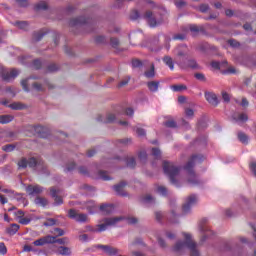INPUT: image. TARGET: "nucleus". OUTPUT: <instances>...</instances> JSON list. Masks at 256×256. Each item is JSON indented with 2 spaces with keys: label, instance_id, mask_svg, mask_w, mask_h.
<instances>
[{
  "label": "nucleus",
  "instance_id": "obj_1",
  "mask_svg": "<svg viewBox=\"0 0 256 256\" xmlns=\"http://www.w3.org/2000/svg\"><path fill=\"white\" fill-rule=\"evenodd\" d=\"M185 241L181 242L178 241L172 248L173 253L176 255H183L184 253H187L189 251L190 256H199L201 255V252L199 251V248L197 247V243L193 241L190 234L184 233Z\"/></svg>",
  "mask_w": 256,
  "mask_h": 256
},
{
  "label": "nucleus",
  "instance_id": "obj_2",
  "mask_svg": "<svg viewBox=\"0 0 256 256\" xmlns=\"http://www.w3.org/2000/svg\"><path fill=\"white\" fill-rule=\"evenodd\" d=\"M150 4V8L152 10H147L142 15V19H145L146 23H148L150 27H157V25H161L163 23V14L161 13L162 10L151 1Z\"/></svg>",
  "mask_w": 256,
  "mask_h": 256
},
{
  "label": "nucleus",
  "instance_id": "obj_3",
  "mask_svg": "<svg viewBox=\"0 0 256 256\" xmlns=\"http://www.w3.org/2000/svg\"><path fill=\"white\" fill-rule=\"evenodd\" d=\"M199 159V156L193 155L190 160L187 162V164L184 166V169L187 173V183L191 185L192 187H195V185H199L201 183V180L197 177V174H195V171L193 170V167H195V162Z\"/></svg>",
  "mask_w": 256,
  "mask_h": 256
},
{
  "label": "nucleus",
  "instance_id": "obj_4",
  "mask_svg": "<svg viewBox=\"0 0 256 256\" xmlns=\"http://www.w3.org/2000/svg\"><path fill=\"white\" fill-rule=\"evenodd\" d=\"M163 171L170 179L172 185H177V177L179 176V167L175 166L173 162L163 161Z\"/></svg>",
  "mask_w": 256,
  "mask_h": 256
},
{
  "label": "nucleus",
  "instance_id": "obj_5",
  "mask_svg": "<svg viewBox=\"0 0 256 256\" xmlns=\"http://www.w3.org/2000/svg\"><path fill=\"white\" fill-rule=\"evenodd\" d=\"M125 219L124 217H112V218H104L100 221V223L97 225L98 228L92 229L94 233H102V231H107V227H115L117 223H120V221H123Z\"/></svg>",
  "mask_w": 256,
  "mask_h": 256
},
{
  "label": "nucleus",
  "instance_id": "obj_6",
  "mask_svg": "<svg viewBox=\"0 0 256 256\" xmlns=\"http://www.w3.org/2000/svg\"><path fill=\"white\" fill-rule=\"evenodd\" d=\"M17 75H19V70L17 69L7 70L3 67H0V77H2L4 81H11V79H15Z\"/></svg>",
  "mask_w": 256,
  "mask_h": 256
},
{
  "label": "nucleus",
  "instance_id": "obj_7",
  "mask_svg": "<svg viewBox=\"0 0 256 256\" xmlns=\"http://www.w3.org/2000/svg\"><path fill=\"white\" fill-rule=\"evenodd\" d=\"M68 216L70 217V219H74L78 223H87V221H89V217L87 216V214L78 213L75 209H70L68 211Z\"/></svg>",
  "mask_w": 256,
  "mask_h": 256
},
{
  "label": "nucleus",
  "instance_id": "obj_8",
  "mask_svg": "<svg viewBox=\"0 0 256 256\" xmlns=\"http://www.w3.org/2000/svg\"><path fill=\"white\" fill-rule=\"evenodd\" d=\"M55 242V236L46 235L33 242L35 247H43V245L53 244Z\"/></svg>",
  "mask_w": 256,
  "mask_h": 256
},
{
  "label": "nucleus",
  "instance_id": "obj_9",
  "mask_svg": "<svg viewBox=\"0 0 256 256\" xmlns=\"http://www.w3.org/2000/svg\"><path fill=\"white\" fill-rule=\"evenodd\" d=\"M50 195L54 199V205H63V198H61V189L57 187L50 188Z\"/></svg>",
  "mask_w": 256,
  "mask_h": 256
},
{
  "label": "nucleus",
  "instance_id": "obj_10",
  "mask_svg": "<svg viewBox=\"0 0 256 256\" xmlns=\"http://www.w3.org/2000/svg\"><path fill=\"white\" fill-rule=\"evenodd\" d=\"M205 99L210 103V105H213L214 107H217L219 105V100L217 99V95L213 92H205Z\"/></svg>",
  "mask_w": 256,
  "mask_h": 256
},
{
  "label": "nucleus",
  "instance_id": "obj_11",
  "mask_svg": "<svg viewBox=\"0 0 256 256\" xmlns=\"http://www.w3.org/2000/svg\"><path fill=\"white\" fill-rule=\"evenodd\" d=\"M26 193H28V195H39L41 193H43V187L39 186V185H29L26 188Z\"/></svg>",
  "mask_w": 256,
  "mask_h": 256
},
{
  "label": "nucleus",
  "instance_id": "obj_12",
  "mask_svg": "<svg viewBox=\"0 0 256 256\" xmlns=\"http://www.w3.org/2000/svg\"><path fill=\"white\" fill-rule=\"evenodd\" d=\"M195 203H197V196L190 195L187 198L186 203L183 205L184 213H187L189 211V209H191V205H195Z\"/></svg>",
  "mask_w": 256,
  "mask_h": 256
},
{
  "label": "nucleus",
  "instance_id": "obj_13",
  "mask_svg": "<svg viewBox=\"0 0 256 256\" xmlns=\"http://www.w3.org/2000/svg\"><path fill=\"white\" fill-rule=\"evenodd\" d=\"M98 249H102L107 255H117L119 253V249L109 245H99Z\"/></svg>",
  "mask_w": 256,
  "mask_h": 256
},
{
  "label": "nucleus",
  "instance_id": "obj_14",
  "mask_svg": "<svg viewBox=\"0 0 256 256\" xmlns=\"http://www.w3.org/2000/svg\"><path fill=\"white\" fill-rule=\"evenodd\" d=\"M180 67L182 69H199V64H197V61L190 59L187 62L180 63Z\"/></svg>",
  "mask_w": 256,
  "mask_h": 256
},
{
  "label": "nucleus",
  "instance_id": "obj_15",
  "mask_svg": "<svg viewBox=\"0 0 256 256\" xmlns=\"http://www.w3.org/2000/svg\"><path fill=\"white\" fill-rule=\"evenodd\" d=\"M87 23V19L85 17L73 18L70 20V27H81V25H85Z\"/></svg>",
  "mask_w": 256,
  "mask_h": 256
},
{
  "label": "nucleus",
  "instance_id": "obj_16",
  "mask_svg": "<svg viewBox=\"0 0 256 256\" xmlns=\"http://www.w3.org/2000/svg\"><path fill=\"white\" fill-rule=\"evenodd\" d=\"M233 119L236 123H247V121H249V116L245 113H236L233 115Z\"/></svg>",
  "mask_w": 256,
  "mask_h": 256
},
{
  "label": "nucleus",
  "instance_id": "obj_17",
  "mask_svg": "<svg viewBox=\"0 0 256 256\" xmlns=\"http://www.w3.org/2000/svg\"><path fill=\"white\" fill-rule=\"evenodd\" d=\"M126 185V182H120L118 185L114 186V190L116 191V193H118V195L125 197L127 195L124 190Z\"/></svg>",
  "mask_w": 256,
  "mask_h": 256
},
{
  "label": "nucleus",
  "instance_id": "obj_18",
  "mask_svg": "<svg viewBox=\"0 0 256 256\" xmlns=\"http://www.w3.org/2000/svg\"><path fill=\"white\" fill-rule=\"evenodd\" d=\"M34 203L35 205H38V207H47V205H49V200L45 197L37 196Z\"/></svg>",
  "mask_w": 256,
  "mask_h": 256
},
{
  "label": "nucleus",
  "instance_id": "obj_19",
  "mask_svg": "<svg viewBox=\"0 0 256 256\" xmlns=\"http://www.w3.org/2000/svg\"><path fill=\"white\" fill-rule=\"evenodd\" d=\"M57 255H63V256H70L71 255V248L67 246H60L56 250Z\"/></svg>",
  "mask_w": 256,
  "mask_h": 256
},
{
  "label": "nucleus",
  "instance_id": "obj_20",
  "mask_svg": "<svg viewBox=\"0 0 256 256\" xmlns=\"http://www.w3.org/2000/svg\"><path fill=\"white\" fill-rule=\"evenodd\" d=\"M175 53L177 57H187V46H179L176 50Z\"/></svg>",
  "mask_w": 256,
  "mask_h": 256
},
{
  "label": "nucleus",
  "instance_id": "obj_21",
  "mask_svg": "<svg viewBox=\"0 0 256 256\" xmlns=\"http://www.w3.org/2000/svg\"><path fill=\"white\" fill-rule=\"evenodd\" d=\"M147 87H148L149 91H151L152 93H155V92L159 91V82L158 81H150L147 83Z\"/></svg>",
  "mask_w": 256,
  "mask_h": 256
},
{
  "label": "nucleus",
  "instance_id": "obj_22",
  "mask_svg": "<svg viewBox=\"0 0 256 256\" xmlns=\"http://www.w3.org/2000/svg\"><path fill=\"white\" fill-rule=\"evenodd\" d=\"M9 107L14 111H22V109H26L27 106L21 102H14L10 104Z\"/></svg>",
  "mask_w": 256,
  "mask_h": 256
},
{
  "label": "nucleus",
  "instance_id": "obj_23",
  "mask_svg": "<svg viewBox=\"0 0 256 256\" xmlns=\"http://www.w3.org/2000/svg\"><path fill=\"white\" fill-rule=\"evenodd\" d=\"M20 226L18 224H11L8 228H6V233L8 235H15L17 231H19Z\"/></svg>",
  "mask_w": 256,
  "mask_h": 256
},
{
  "label": "nucleus",
  "instance_id": "obj_24",
  "mask_svg": "<svg viewBox=\"0 0 256 256\" xmlns=\"http://www.w3.org/2000/svg\"><path fill=\"white\" fill-rule=\"evenodd\" d=\"M15 119L13 115H0V123L1 125H7V123H11Z\"/></svg>",
  "mask_w": 256,
  "mask_h": 256
},
{
  "label": "nucleus",
  "instance_id": "obj_25",
  "mask_svg": "<svg viewBox=\"0 0 256 256\" xmlns=\"http://www.w3.org/2000/svg\"><path fill=\"white\" fill-rule=\"evenodd\" d=\"M163 61H164L165 65H167L169 67V69H171V71H173V69H175V64L173 63V58H171L170 56H164Z\"/></svg>",
  "mask_w": 256,
  "mask_h": 256
},
{
  "label": "nucleus",
  "instance_id": "obj_26",
  "mask_svg": "<svg viewBox=\"0 0 256 256\" xmlns=\"http://www.w3.org/2000/svg\"><path fill=\"white\" fill-rule=\"evenodd\" d=\"M100 210L105 213V215H109V213H113V205L103 204L100 206Z\"/></svg>",
  "mask_w": 256,
  "mask_h": 256
},
{
  "label": "nucleus",
  "instance_id": "obj_27",
  "mask_svg": "<svg viewBox=\"0 0 256 256\" xmlns=\"http://www.w3.org/2000/svg\"><path fill=\"white\" fill-rule=\"evenodd\" d=\"M145 77H148L149 79H153L155 77V65L151 64L150 69L145 72Z\"/></svg>",
  "mask_w": 256,
  "mask_h": 256
},
{
  "label": "nucleus",
  "instance_id": "obj_28",
  "mask_svg": "<svg viewBox=\"0 0 256 256\" xmlns=\"http://www.w3.org/2000/svg\"><path fill=\"white\" fill-rule=\"evenodd\" d=\"M171 89L177 93H181V91H187V86L183 84L173 85Z\"/></svg>",
  "mask_w": 256,
  "mask_h": 256
},
{
  "label": "nucleus",
  "instance_id": "obj_29",
  "mask_svg": "<svg viewBox=\"0 0 256 256\" xmlns=\"http://www.w3.org/2000/svg\"><path fill=\"white\" fill-rule=\"evenodd\" d=\"M33 221V218L31 216H24L21 218V220L18 221L20 225H29Z\"/></svg>",
  "mask_w": 256,
  "mask_h": 256
},
{
  "label": "nucleus",
  "instance_id": "obj_30",
  "mask_svg": "<svg viewBox=\"0 0 256 256\" xmlns=\"http://www.w3.org/2000/svg\"><path fill=\"white\" fill-rule=\"evenodd\" d=\"M238 139L239 141H241V143H244V145H247V143H249V137H247L243 132L238 133Z\"/></svg>",
  "mask_w": 256,
  "mask_h": 256
},
{
  "label": "nucleus",
  "instance_id": "obj_31",
  "mask_svg": "<svg viewBox=\"0 0 256 256\" xmlns=\"http://www.w3.org/2000/svg\"><path fill=\"white\" fill-rule=\"evenodd\" d=\"M86 207H87L89 213H95V211L97 210V206L95 205V202H93V201L87 202Z\"/></svg>",
  "mask_w": 256,
  "mask_h": 256
},
{
  "label": "nucleus",
  "instance_id": "obj_32",
  "mask_svg": "<svg viewBox=\"0 0 256 256\" xmlns=\"http://www.w3.org/2000/svg\"><path fill=\"white\" fill-rule=\"evenodd\" d=\"M129 81H131V77L126 76L125 78H123L117 85L118 89H121V87H125L126 85H129Z\"/></svg>",
  "mask_w": 256,
  "mask_h": 256
},
{
  "label": "nucleus",
  "instance_id": "obj_33",
  "mask_svg": "<svg viewBox=\"0 0 256 256\" xmlns=\"http://www.w3.org/2000/svg\"><path fill=\"white\" fill-rule=\"evenodd\" d=\"M47 3L46 2H40V3H38V4H36V6H35V9H36V11H45V10H47Z\"/></svg>",
  "mask_w": 256,
  "mask_h": 256
},
{
  "label": "nucleus",
  "instance_id": "obj_34",
  "mask_svg": "<svg viewBox=\"0 0 256 256\" xmlns=\"http://www.w3.org/2000/svg\"><path fill=\"white\" fill-rule=\"evenodd\" d=\"M28 166V159L27 158H22L19 162H18V167L20 169H27Z\"/></svg>",
  "mask_w": 256,
  "mask_h": 256
},
{
  "label": "nucleus",
  "instance_id": "obj_35",
  "mask_svg": "<svg viewBox=\"0 0 256 256\" xmlns=\"http://www.w3.org/2000/svg\"><path fill=\"white\" fill-rule=\"evenodd\" d=\"M45 36V32H36L33 35V41H41V39H43V37Z\"/></svg>",
  "mask_w": 256,
  "mask_h": 256
},
{
  "label": "nucleus",
  "instance_id": "obj_36",
  "mask_svg": "<svg viewBox=\"0 0 256 256\" xmlns=\"http://www.w3.org/2000/svg\"><path fill=\"white\" fill-rule=\"evenodd\" d=\"M174 5L178 8V9H183V7L187 6V2H185L184 0H175L174 1Z\"/></svg>",
  "mask_w": 256,
  "mask_h": 256
},
{
  "label": "nucleus",
  "instance_id": "obj_37",
  "mask_svg": "<svg viewBox=\"0 0 256 256\" xmlns=\"http://www.w3.org/2000/svg\"><path fill=\"white\" fill-rule=\"evenodd\" d=\"M190 31L193 35H197V33H199V31H203V28H201L197 25H191L190 26Z\"/></svg>",
  "mask_w": 256,
  "mask_h": 256
},
{
  "label": "nucleus",
  "instance_id": "obj_38",
  "mask_svg": "<svg viewBox=\"0 0 256 256\" xmlns=\"http://www.w3.org/2000/svg\"><path fill=\"white\" fill-rule=\"evenodd\" d=\"M141 15L139 14V11L137 10H133L130 13V19H132V21H137V19H140Z\"/></svg>",
  "mask_w": 256,
  "mask_h": 256
},
{
  "label": "nucleus",
  "instance_id": "obj_39",
  "mask_svg": "<svg viewBox=\"0 0 256 256\" xmlns=\"http://www.w3.org/2000/svg\"><path fill=\"white\" fill-rule=\"evenodd\" d=\"M57 220L53 219V218H48L45 222H44V226L45 227H53V225H56Z\"/></svg>",
  "mask_w": 256,
  "mask_h": 256
},
{
  "label": "nucleus",
  "instance_id": "obj_40",
  "mask_svg": "<svg viewBox=\"0 0 256 256\" xmlns=\"http://www.w3.org/2000/svg\"><path fill=\"white\" fill-rule=\"evenodd\" d=\"M99 177H100V179H102L103 181H109V180H111V177H109V174H107L106 171H100V172H99Z\"/></svg>",
  "mask_w": 256,
  "mask_h": 256
},
{
  "label": "nucleus",
  "instance_id": "obj_41",
  "mask_svg": "<svg viewBox=\"0 0 256 256\" xmlns=\"http://www.w3.org/2000/svg\"><path fill=\"white\" fill-rule=\"evenodd\" d=\"M156 192L160 195H167V188L165 186H157Z\"/></svg>",
  "mask_w": 256,
  "mask_h": 256
},
{
  "label": "nucleus",
  "instance_id": "obj_42",
  "mask_svg": "<svg viewBox=\"0 0 256 256\" xmlns=\"http://www.w3.org/2000/svg\"><path fill=\"white\" fill-rule=\"evenodd\" d=\"M152 155L156 159H161V150L159 148H152Z\"/></svg>",
  "mask_w": 256,
  "mask_h": 256
},
{
  "label": "nucleus",
  "instance_id": "obj_43",
  "mask_svg": "<svg viewBox=\"0 0 256 256\" xmlns=\"http://www.w3.org/2000/svg\"><path fill=\"white\" fill-rule=\"evenodd\" d=\"M52 233L56 235V237H63V235H65V231L61 228H55Z\"/></svg>",
  "mask_w": 256,
  "mask_h": 256
},
{
  "label": "nucleus",
  "instance_id": "obj_44",
  "mask_svg": "<svg viewBox=\"0 0 256 256\" xmlns=\"http://www.w3.org/2000/svg\"><path fill=\"white\" fill-rule=\"evenodd\" d=\"M59 70V66L56 64H50L47 68L48 73H55V71Z\"/></svg>",
  "mask_w": 256,
  "mask_h": 256
},
{
  "label": "nucleus",
  "instance_id": "obj_45",
  "mask_svg": "<svg viewBox=\"0 0 256 256\" xmlns=\"http://www.w3.org/2000/svg\"><path fill=\"white\" fill-rule=\"evenodd\" d=\"M115 122V114H108L104 123H114Z\"/></svg>",
  "mask_w": 256,
  "mask_h": 256
},
{
  "label": "nucleus",
  "instance_id": "obj_46",
  "mask_svg": "<svg viewBox=\"0 0 256 256\" xmlns=\"http://www.w3.org/2000/svg\"><path fill=\"white\" fill-rule=\"evenodd\" d=\"M18 7H28L29 0H16Z\"/></svg>",
  "mask_w": 256,
  "mask_h": 256
},
{
  "label": "nucleus",
  "instance_id": "obj_47",
  "mask_svg": "<svg viewBox=\"0 0 256 256\" xmlns=\"http://www.w3.org/2000/svg\"><path fill=\"white\" fill-rule=\"evenodd\" d=\"M164 125L172 129H175V127H177V123L175 122V120H168L164 123Z\"/></svg>",
  "mask_w": 256,
  "mask_h": 256
},
{
  "label": "nucleus",
  "instance_id": "obj_48",
  "mask_svg": "<svg viewBox=\"0 0 256 256\" xmlns=\"http://www.w3.org/2000/svg\"><path fill=\"white\" fill-rule=\"evenodd\" d=\"M132 67L134 68L143 67V62H141V60L139 59H134L132 60Z\"/></svg>",
  "mask_w": 256,
  "mask_h": 256
},
{
  "label": "nucleus",
  "instance_id": "obj_49",
  "mask_svg": "<svg viewBox=\"0 0 256 256\" xmlns=\"http://www.w3.org/2000/svg\"><path fill=\"white\" fill-rule=\"evenodd\" d=\"M3 151H6V153H11V151L15 150V146L8 144L2 147Z\"/></svg>",
  "mask_w": 256,
  "mask_h": 256
},
{
  "label": "nucleus",
  "instance_id": "obj_50",
  "mask_svg": "<svg viewBox=\"0 0 256 256\" xmlns=\"http://www.w3.org/2000/svg\"><path fill=\"white\" fill-rule=\"evenodd\" d=\"M16 26L18 27V29H28L29 24H27V22H16Z\"/></svg>",
  "mask_w": 256,
  "mask_h": 256
},
{
  "label": "nucleus",
  "instance_id": "obj_51",
  "mask_svg": "<svg viewBox=\"0 0 256 256\" xmlns=\"http://www.w3.org/2000/svg\"><path fill=\"white\" fill-rule=\"evenodd\" d=\"M136 163H135V158L130 157L127 159V167H130L131 169H133V167H135Z\"/></svg>",
  "mask_w": 256,
  "mask_h": 256
},
{
  "label": "nucleus",
  "instance_id": "obj_52",
  "mask_svg": "<svg viewBox=\"0 0 256 256\" xmlns=\"http://www.w3.org/2000/svg\"><path fill=\"white\" fill-rule=\"evenodd\" d=\"M28 167H37V159L35 158H29L28 159Z\"/></svg>",
  "mask_w": 256,
  "mask_h": 256
},
{
  "label": "nucleus",
  "instance_id": "obj_53",
  "mask_svg": "<svg viewBox=\"0 0 256 256\" xmlns=\"http://www.w3.org/2000/svg\"><path fill=\"white\" fill-rule=\"evenodd\" d=\"M53 243H59V245H65L67 243V238H59L54 236V242Z\"/></svg>",
  "mask_w": 256,
  "mask_h": 256
},
{
  "label": "nucleus",
  "instance_id": "obj_54",
  "mask_svg": "<svg viewBox=\"0 0 256 256\" xmlns=\"http://www.w3.org/2000/svg\"><path fill=\"white\" fill-rule=\"evenodd\" d=\"M136 133H137V135H138V137H145V135L147 134L146 132H145V129H143V128H136Z\"/></svg>",
  "mask_w": 256,
  "mask_h": 256
},
{
  "label": "nucleus",
  "instance_id": "obj_55",
  "mask_svg": "<svg viewBox=\"0 0 256 256\" xmlns=\"http://www.w3.org/2000/svg\"><path fill=\"white\" fill-rule=\"evenodd\" d=\"M0 254L6 255L7 254V247L5 246V243L0 242Z\"/></svg>",
  "mask_w": 256,
  "mask_h": 256
},
{
  "label": "nucleus",
  "instance_id": "obj_56",
  "mask_svg": "<svg viewBox=\"0 0 256 256\" xmlns=\"http://www.w3.org/2000/svg\"><path fill=\"white\" fill-rule=\"evenodd\" d=\"M139 159H140V161L145 163V161H147V152H145V151L140 152L139 153Z\"/></svg>",
  "mask_w": 256,
  "mask_h": 256
},
{
  "label": "nucleus",
  "instance_id": "obj_57",
  "mask_svg": "<svg viewBox=\"0 0 256 256\" xmlns=\"http://www.w3.org/2000/svg\"><path fill=\"white\" fill-rule=\"evenodd\" d=\"M199 11H200L201 13H207V11H209V5H207V4H202V5H200Z\"/></svg>",
  "mask_w": 256,
  "mask_h": 256
},
{
  "label": "nucleus",
  "instance_id": "obj_58",
  "mask_svg": "<svg viewBox=\"0 0 256 256\" xmlns=\"http://www.w3.org/2000/svg\"><path fill=\"white\" fill-rule=\"evenodd\" d=\"M228 43L230 44V47H234L235 49H237V47H239L240 45L237 40H233V39L228 40Z\"/></svg>",
  "mask_w": 256,
  "mask_h": 256
},
{
  "label": "nucleus",
  "instance_id": "obj_59",
  "mask_svg": "<svg viewBox=\"0 0 256 256\" xmlns=\"http://www.w3.org/2000/svg\"><path fill=\"white\" fill-rule=\"evenodd\" d=\"M137 218L135 217H130L126 219V223H128V225H135L137 223Z\"/></svg>",
  "mask_w": 256,
  "mask_h": 256
},
{
  "label": "nucleus",
  "instance_id": "obj_60",
  "mask_svg": "<svg viewBox=\"0 0 256 256\" xmlns=\"http://www.w3.org/2000/svg\"><path fill=\"white\" fill-rule=\"evenodd\" d=\"M185 114H186V117H193V115H195V112L191 108H186Z\"/></svg>",
  "mask_w": 256,
  "mask_h": 256
},
{
  "label": "nucleus",
  "instance_id": "obj_61",
  "mask_svg": "<svg viewBox=\"0 0 256 256\" xmlns=\"http://www.w3.org/2000/svg\"><path fill=\"white\" fill-rule=\"evenodd\" d=\"M110 43H111L112 47H119V39H117V38H111Z\"/></svg>",
  "mask_w": 256,
  "mask_h": 256
},
{
  "label": "nucleus",
  "instance_id": "obj_62",
  "mask_svg": "<svg viewBox=\"0 0 256 256\" xmlns=\"http://www.w3.org/2000/svg\"><path fill=\"white\" fill-rule=\"evenodd\" d=\"M194 77L198 79V81H205V74L203 73H196Z\"/></svg>",
  "mask_w": 256,
  "mask_h": 256
},
{
  "label": "nucleus",
  "instance_id": "obj_63",
  "mask_svg": "<svg viewBox=\"0 0 256 256\" xmlns=\"http://www.w3.org/2000/svg\"><path fill=\"white\" fill-rule=\"evenodd\" d=\"M153 202H154V199L152 195H146L144 197V203H153Z\"/></svg>",
  "mask_w": 256,
  "mask_h": 256
},
{
  "label": "nucleus",
  "instance_id": "obj_64",
  "mask_svg": "<svg viewBox=\"0 0 256 256\" xmlns=\"http://www.w3.org/2000/svg\"><path fill=\"white\" fill-rule=\"evenodd\" d=\"M250 169H251V171H252V173L255 175V177H256V161L255 162H252L251 164H250Z\"/></svg>",
  "mask_w": 256,
  "mask_h": 256
}]
</instances>
